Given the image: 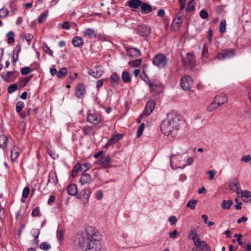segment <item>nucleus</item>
Segmentation results:
<instances>
[{
	"label": "nucleus",
	"instance_id": "f257e3e1",
	"mask_svg": "<svg viewBox=\"0 0 251 251\" xmlns=\"http://www.w3.org/2000/svg\"><path fill=\"white\" fill-rule=\"evenodd\" d=\"M184 123L183 117L172 111L167 114L166 119L162 121L160 130L162 133L167 136L174 134Z\"/></svg>",
	"mask_w": 251,
	"mask_h": 251
},
{
	"label": "nucleus",
	"instance_id": "f03ea898",
	"mask_svg": "<svg viewBox=\"0 0 251 251\" xmlns=\"http://www.w3.org/2000/svg\"><path fill=\"white\" fill-rule=\"evenodd\" d=\"M96 234L97 232L95 231L92 227L88 226L86 228L84 232L77 235L76 242L83 251H85L90 240L93 236H96Z\"/></svg>",
	"mask_w": 251,
	"mask_h": 251
},
{
	"label": "nucleus",
	"instance_id": "7ed1b4c3",
	"mask_svg": "<svg viewBox=\"0 0 251 251\" xmlns=\"http://www.w3.org/2000/svg\"><path fill=\"white\" fill-rule=\"evenodd\" d=\"M152 64L160 69H164L166 67L168 59L163 53L156 54L152 59Z\"/></svg>",
	"mask_w": 251,
	"mask_h": 251
},
{
	"label": "nucleus",
	"instance_id": "20e7f679",
	"mask_svg": "<svg viewBox=\"0 0 251 251\" xmlns=\"http://www.w3.org/2000/svg\"><path fill=\"white\" fill-rule=\"evenodd\" d=\"M235 55V50L233 49H226L222 50L217 55V58L220 60L230 58Z\"/></svg>",
	"mask_w": 251,
	"mask_h": 251
},
{
	"label": "nucleus",
	"instance_id": "39448f33",
	"mask_svg": "<svg viewBox=\"0 0 251 251\" xmlns=\"http://www.w3.org/2000/svg\"><path fill=\"white\" fill-rule=\"evenodd\" d=\"M193 85V80L192 77L189 75H184L181 77L180 80V86L183 90L187 91L190 90Z\"/></svg>",
	"mask_w": 251,
	"mask_h": 251
},
{
	"label": "nucleus",
	"instance_id": "423d86ee",
	"mask_svg": "<svg viewBox=\"0 0 251 251\" xmlns=\"http://www.w3.org/2000/svg\"><path fill=\"white\" fill-rule=\"evenodd\" d=\"M184 65L187 69L192 70L196 66L195 57L191 53L186 54V58L183 60Z\"/></svg>",
	"mask_w": 251,
	"mask_h": 251
},
{
	"label": "nucleus",
	"instance_id": "0eeeda50",
	"mask_svg": "<svg viewBox=\"0 0 251 251\" xmlns=\"http://www.w3.org/2000/svg\"><path fill=\"white\" fill-rule=\"evenodd\" d=\"M93 236L90 240L85 251H100L101 245L100 241Z\"/></svg>",
	"mask_w": 251,
	"mask_h": 251
},
{
	"label": "nucleus",
	"instance_id": "6e6552de",
	"mask_svg": "<svg viewBox=\"0 0 251 251\" xmlns=\"http://www.w3.org/2000/svg\"><path fill=\"white\" fill-rule=\"evenodd\" d=\"M125 49L128 56L132 58H136L141 55L140 50L136 48L125 47Z\"/></svg>",
	"mask_w": 251,
	"mask_h": 251
},
{
	"label": "nucleus",
	"instance_id": "1a4fd4ad",
	"mask_svg": "<svg viewBox=\"0 0 251 251\" xmlns=\"http://www.w3.org/2000/svg\"><path fill=\"white\" fill-rule=\"evenodd\" d=\"M19 75V73L17 71H8L5 76L2 75L1 77L3 80L9 83L15 81Z\"/></svg>",
	"mask_w": 251,
	"mask_h": 251
},
{
	"label": "nucleus",
	"instance_id": "9d476101",
	"mask_svg": "<svg viewBox=\"0 0 251 251\" xmlns=\"http://www.w3.org/2000/svg\"><path fill=\"white\" fill-rule=\"evenodd\" d=\"M87 121L94 125L98 124L101 121L100 116L96 113H89L87 116Z\"/></svg>",
	"mask_w": 251,
	"mask_h": 251
},
{
	"label": "nucleus",
	"instance_id": "9b49d317",
	"mask_svg": "<svg viewBox=\"0 0 251 251\" xmlns=\"http://www.w3.org/2000/svg\"><path fill=\"white\" fill-rule=\"evenodd\" d=\"M155 102L154 100L149 101L145 106L144 110L142 113L144 115H150L155 108Z\"/></svg>",
	"mask_w": 251,
	"mask_h": 251
},
{
	"label": "nucleus",
	"instance_id": "f8f14e48",
	"mask_svg": "<svg viewBox=\"0 0 251 251\" xmlns=\"http://www.w3.org/2000/svg\"><path fill=\"white\" fill-rule=\"evenodd\" d=\"M149 86L150 87L151 91L152 93H159L162 91V84L156 81H150L149 82ZM153 93V94H154Z\"/></svg>",
	"mask_w": 251,
	"mask_h": 251
},
{
	"label": "nucleus",
	"instance_id": "ddd939ff",
	"mask_svg": "<svg viewBox=\"0 0 251 251\" xmlns=\"http://www.w3.org/2000/svg\"><path fill=\"white\" fill-rule=\"evenodd\" d=\"M196 241L194 245L196 248L199 249V251H210L209 246L205 241L201 240Z\"/></svg>",
	"mask_w": 251,
	"mask_h": 251
},
{
	"label": "nucleus",
	"instance_id": "4468645a",
	"mask_svg": "<svg viewBox=\"0 0 251 251\" xmlns=\"http://www.w3.org/2000/svg\"><path fill=\"white\" fill-rule=\"evenodd\" d=\"M137 33L141 36H148L150 33L151 29L148 25L141 26L136 29Z\"/></svg>",
	"mask_w": 251,
	"mask_h": 251
},
{
	"label": "nucleus",
	"instance_id": "2eb2a0df",
	"mask_svg": "<svg viewBox=\"0 0 251 251\" xmlns=\"http://www.w3.org/2000/svg\"><path fill=\"white\" fill-rule=\"evenodd\" d=\"M86 93V89L84 85L79 84L75 89V96L79 99H82Z\"/></svg>",
	"mask_w": 251,
	"mask_h": 251
},
{
	"label": "nucleus",
	"instance_id": "dca6fc26",
	"mask_svg": "<svg viewBox=\"0 0 251 251\" xmlns=\"http://www.w3.org/2000/svg\"><path fill=\"white\" fill-rule=\"evenodd\" d=\"M111 163V160L109 155L101 156L99 160V164L105 167H110Z\"/></svg>",
	"mask_w": 251,
	"mask_h": 251
},
{
	"label": "nucleus",
	"instance_id": "f3484780",
	"mask_svg": "<svg viewBox=\"0 0 251 251\" xmlns=\"http://www.w3.org/2000/svg\"><path fill=\"white\" fill-rule=\"evenodd\" d=\"M81 193L82 194H81L80 199H81L84 203H87L91 194V190L89 188L85 189L82 191Z\"/></svg>",
	"mask_w": 251,
	"mask_h": 251
},
{
	"label": "nucleus",
	"instance_id": "a211bd4d",
	"mask_svg": "<svg viewBox=\"0 0 251 251\" xmlns=\"http://www.w3.org/2000/svg\"><path fill=\"white\" fill-rule=\"evenodd\" d=\"M229 187L231 190L239 194L240 192V186L238 180L233 179L229 183Z\"/></svg>",
	"mask_w": 251,
	"mask_h": 251
},
{
	"label": "nucleus",
	"instance_id": "6ab92c4d",
	"mask_svg": "<svg viewBox=\"0 0 251 251\" xmlns=\"http://www.w3.org/2000/svg\"><path fill=\"white\" fill-rule=\"evenodd\" d=\"M58 183V179L56 174L54 171H51L49 173L48 183H51L54 185H56Z\"/></svg>",
	"mask_w": 251,
	"mask_h": 251
},
{
	"label": "nucleus",
	"instance_id": "aec40b11",
	"mask_svg": "<svg viewBox=\"0 0 251 251\" xmlns=\"http://www.w3.org/2000/svg\"><path fill=\"white\" fill-rule=\"evenodd\" d=\"M103 72L99 67H95L88 71V74L96 78H99L102 75Z\"/></svg>",
	"mask_w": 251,
	"mask_h": 251
},
{
	"label": "nucleus",
	"instance_id": "412c9836",
	"mask_svg": "<svg viewBox=\"0 0 251 251\" xmlns=\"http://www.w3.org/2000/svg\"><path fill=\"white\" fill-rule=\"evenodd\" d=\"M82 34L84 36L87 37L89 38H95L97 36L96 31L91 28L85 29L82 31Z\"/></svg>",
	"mask_w": 251,
	"mask_h": 251
},
{
	"label": "nucleus",
	"instance_id": "4be33fe9",
	"mask_svg": "<svg viewBox=\"0 0 251 251\" xmlns=\"http://www.w3.org/2000/svg\"><path fill=\"white\" fill-rule=\"evenodd\" d=\"M21 151V149L16 146H14L13 148L11 149L10 151L11 158L13 162L15 161L17 159L18 157L20 155Z\"/></svg>",
	"mask_w": 251,
	"mask_h": 251
},
{
	"label": "nucleus",
	"instance_id": "5701e85b",
	"mask_svg": "<svg viewBox=\"0 0 251 251\" xmlns=\"http://www.w3.org/2000/svg\"><path fill=\"white\" fill-rule=\"evenodd\" d=\"M91 181V176L87 173H83L79 179V182L82 185L89 183Z\"/></svg>",
	"mask_w": 251,
	"mask_h": 251
},
{
	"label": "nucleus",
	"instance_id": "b1692460",
	"mask_svg": "<svg viewBox=\"0 0 251 251\" xmlns=\"http://www.w3.org/2000/svg\"><path fill=\"white\" fill-rule=\"evenodd\" d=\"M188 238L193 240L194 244L196 243V241H199L200 239L198 238L197 231L195 228H191L188 235Z\"/></svg>",
	"mask_w": 251,
	"mask_h": 251
},
{
	"label": "nucleus",
	"instance_id": "393cba45",
	"mask_svg": "<svg viewBox=\"0 0 251 251\" xmlns=\"http://www.w3.org/2000/svg\"><path fill=\"white\" fill-rule=\"evenodd\" d=\"M83 39L80 36H75L72 40V43L74 47L79 48L83 44Z\"/></svg>",
	"mask_w": 251,
	"mask_h": 251
},
{
	"label": "nucleus",
	"instance_id": "a878e982",
	"mask_svg": "<svg viewBox=\"0 0 251 251\" xmlns=\"http://www.w3.org/2000/svg\"><path fill=\"white\" fill-rule=\"evenodd\" d=\"M142 3V2L140 0H129L126 2L127 5L132 8H137L141 6Z\"/></svg>",
	"mask_w": 251,
	"mask_h": 251
},
{
	"label": "nucleus",
	"instance_id": "bb28decb",
	"mask_svg": "<svg viewBox=\"0 0 251 251\" xmlns=\"http://www.w3.org/2000/svg\"><path fill=\"white\" fill-rule=\"evenodd\" d=\"M214 100L217 102L219 106L224 104L227 100V97L224 94H221L215 97Z\"/></svg>",
	"mask_w": 251,
	"mask_h": 251
},
{
	"label": "nucleus",
	"instance_id": "cd10ccee",
	"mask_svg": "<svg viewBox=\"0 0 251 251\" xmlns=\"http://www.w3.org/2000/svg\"><path fill=\"white\" fill-rule=\"evenodd\" d=\"M68 194L71 196H75L77 193V186L75 184H72L67 187Z\"/></svg>",
	"mask_w": 251,
	"mask_h": 251
},
{
	"label": "nucleus",
	"instance_id": "c85d7f7f",
	"mask_svg": "<svg viewBox=\"0 0 251 251\" xmlns=\"http://www.w3.org/2000/svg\"><path fill=\"white\" fill-rule=\"evenodd\" d=\"M242 200L246 202L251 201V192L248 190H244L241 192Z\"/></svg>",
	"mask_w": 251,
	"mask_h": 251
},
{
	"label": "nucleus",
	"instance_id": "c756f323",
	"mask_svg": "<svg viewBox=\"0 0 251 251\" xmlns=\"http://www.w3.org/2000/svg\"><path fill=\"white\" fill-rule=\"evenodd\" d=\"M33 77V75H30L28 76L25 77L24 78L20 80L18 82V85L21 88H23L25 86L27 83L29 81V80Z\"/></svg>",
	"mask_w": 251,
	"mask_h": 251
},
{
	"label": "nucleus",
	"instance_id": "7c9ffc66",
	"mask_svg": "<svg viewBox=\"0 0 251 251\" xmlns=\"http://www.w3.org/2000/svg\"><path fill=\"white\" fill-rule=\"evenodd\" d=\"M141 9L143 13L148 14L152 11V7L149 4L144 2L141 4Z\"/></svg>",
	"mask_w": 251,
	"mask_h": 251
},
{
	"label": "nucleus",
	"instance_id": "2f4dec72",
	"mask_svg": "<svg viewBox=\"0 0 251 251\" xmlns=\"http://www.w3.org/2000/svg\"><path fill=\"white\" fill-rule=\"evenodd\" d=\"M8 141V138L6 136L3 134L0 135V148L5 149L7 148V143Z\"/></svg>",
	"mask_w": 251,
	"mask_h": 251
},
{
	"label": "nucleus",
	"instance_id": "473e14b6",
	"mask_svg": "<svg viewBox=\"0 0 251 251\" xmlns=\"http://www.w3.org/2000/svg\"><path fill=\"white\" fill-rule=\"evenodd\" d=\"M122 79L124 82L126 83H130L131 81V78L130 77L129 72L124 71L122 74Z\"/></svg>",
	"mask_w": 251,
	"mask_h": 251
},
{
	"label": "nucleus",
	"instance_id": "72a5a7b5",
	"mask_svg": "<svg viewBox=\"0 0 251 251\" xmlns=\"http://www.w3.org/2000/svg\"><path fill=\"white\" fill-rule=\"evenodd\" d=\"M180 18L178 17V19L174 20L171 25L172 30L173 31L178 30L181 25V23L179 22Z\"/></svg>",
	"mask_w": 251,
	"mask_h": 251
},
{
	"label": "nucleus",
	"instance_id": "f704fd0d",
	"mask_svg": "<svg viewBox=\"0 0 251 251\" xmlns=\"http://www.w3.org/2000/svg\"><path fill=\"white\" fill-rule=\"evenodd\" d=\"M68 70L67 68L63 67L60 69L59 71L57 72V76L59 78H62L64 77L67 74Z\"/></svg>",
	"mask_w": 251,
	"mask_h": 251
},
{
	"label": "nucleus",
	"instance_id": "c9c22d12",
	"mask_svg": "<svg viewBox=\"0 0 251 251\" xmlns=\"http://www.w3.org/2000/svg\"><path fill=\"white\" fill-rule=\"evenodd\" d=\"M233 202L231 200H224L222 203L221 206L224 209H229Z\"/></svg>",
	"mask_w": 251,
	"mask_h": 251
},
{
	"label": "nucleus",
	"instance_id": "e433bc0d",
	"mask_svg": "<svg viewBox=\"0 0 251 251\" xmlns=\"http://www.w3.org/2000/svg\"><path fill=\"white\" fill-rule=\"evenodd\" d=\"M80 167V163L77 162L75 166L73 167L72 170L71 176L73 177H75L76 176L77 174L79 171V168Z\"/></svg>",
	"mask_w": 251,
	"mask_h": 251
},
{
	"label": "nucleus",
	"instance_id": "4c0bfd02",
	"mask_svg": "<svg viewBox=\"0 0 251 251\" xmlns=\"http://www.w3.org/2000/svg\"><path fill=\"white\" fill-rule=\"evenodd\" d=\"M83 132L85 135H90L93 133V128L92 126H86L82 128Z\"/></svg>",
	"mask_w": 251,
	"mask_h": 251
},
{
	"label": "nucleus",
	"instance_id": "58836bf2",
	"mask_svg": "<svg viewBox=\"0 0 251 251\" xmlns=\"http://www.w3.org/2000/svg\"><path fill=\"white\" fill-rule=\"evenodd\" d=\"M142 62V59L140 58L128 62V64L133 67H138L141 65Z\"/></svg>",
	"mask_w": 251,
	"mask_h": 251
},
{
	"label": "nucleus",
	"instance_id": "ea45409f",
	"mask_svg": "<svg viewBox=\"0 0 251 251\" xmlns=\"http://www.w3.org/2000/svg\"><path fill=\"white\" fill-rule=\"evenodd\" d=\"M219 105L214 100V101L211 103L207 107V110L209 112H211L216 109Z\"/></svg>",
	"mask_w": 251,
	"mask_h": 251
},
{
	"label": "nucleus",
	"instance_id": "a19ab883",
	"mask_svg": "<svg viewBox=\"0 0 251 251\" xmlns=\"http://www.w3.org/2000/svg\"><path fill=\"white\" fill-rule=\"evenodd\" d=\"M226 21L225 19L222 20L219 25V30L221 33H224L226 30Z\"/></svg>",
	"mask_w": 251,
	"mask_h": 251
},
{
	"label": "nucleus",
	"instance_id": "79ce46f5",
	"mask_svg": "<svg viewBox=\"0 0 251 251\" xmlns=\"http://www.w3.org/2000/svg\"><path fill=\"white\" fill-rule=\"evenodd\" d=\"M48 16V12L47 11L40 15L38 19V22L40 24L43 23Z\"/></svg>",
	"mask_w": 251,
	"mask_h": 251
},
{
	"label": "nucleus",
	"instance_id": "37998d69",
	"mask_svg": "<svg viewBox=\"0 0 251 251\" xmlns=\"http://www.w3.org/2000/svg\"><path fill=\"white\" fill-rule=\"evenodd\" d=\"M42 48L44 51L50 55L53 56V51L50 49V47H48L46 43H43Z\"/></svg>",
	"mask_w": 251,
	"mask_h": 251
},
{
	"label": "nucleus",
	"instance_id": "c03bdc74",
	"mask_svg": "<svg viewBox=\"0 0 251 251\" xmlns=\"http://www.w3.org/2000/svg\"><path fill=\"white\" fill-rule=\"evenodd\" d=\"M197 203V201L196 200H191L186 204V207L190 208L191 209H194L195 208L196 204Z\"/></svg>",
	"mask_w": 251,
	"mask_h": 251
},
{
	"label": "nucleus",
	"instance_id": "a18cd8bd",
	"mask_svg": "<svg viewBox=\"0 0 251 251\" xmlns=\"http://www.w3.org/2000/svg\"><path fill=\"white\" fill-rule=\"evenodd\" d=\"M80 167L79 168V171H86L87 170H89L91 165L89 163H85L82 164H81L80 163Z\"/></svg>",
	"mask_w": 251,
	"mask_h": 251
},
{
	"label": "nucleus",
	"instance_id": "49530a36",
	"mask_svg": "<svg viewBox=\"0 0 251 251\" xmlns=\"http://www.w3.org/2000/svg\"><path fill=\"white\" fill-rule=\"evenodd\" d=\"M24 107V102H23L22 101L17 102V104H16V112H18V113H20L22 111Z\"/></svg>",
	"mask_w": 251,
	"mask_h": 251
},
{
	"label": "nucleus",
	"instance_id": "de8ad7c7",
	"mask_svg": "<svg viewBox=\"0 0 251 251\" xmlns=\"http://www.w3.org/2000/svg\"><path fill=\"white\" fill-rule=\"evenodd\" d=\"M18 88L17 84H11L9 85L7 88V91L9 94L13 93Z\"/></svg>",
	"mask_w": 251,
	"mask_h": 251
},
{
	"label": "nucleus",
	"instance_id": "09e8293b",
	"mask_svg": "<svg viewBox=\"0 0 251 251\" xmlns=\"http://www.w3.org/2000/svg\"><path fill=\"white\" fill-rule=\"evenodd\" d=\"M40 248L42 250L49 251L51 249V246L48 243L44 242L41 244Z\"/></svg>",
	"mask_w": 251,
	"mask_h": 251
},
{
	"label": "nucleus",
	"instance_id": "8fccbe9b",
	"mask_svg": "<svg viewBox=\"0 0 251 251\" xmlns=\"http://www.w3.org/2000/svg\"><path fill=\"white\" fill-rule=\"evenodd\" d=\"M7 42L8 44L12 43L14 42V34L13 32L11 31L7 34Z\"/></svg>",
	"mask_w": 251,
	"mask_h": 251
},
{
	"label": "nucleus",
	"instance_id": "3c124183",
	"mask_svg": "<svg viewBox=\"0 0 251 251\" xmlns=\"http://www.w3.org/2000/svg\"><path fill=\"white\" fill-rule=\"evenodd\" d=\"M110 80L111 81L117 84L120 80V77L116 73H115L111 75Z\"/></svg>",
	"mask_w": 251,
	"mask_h": 251
},
{
	"label": "nucleus",
	"instance_id": "603ef678",
	"mask_svg": "<svg viewBox=\"0 0 251 251\" xmlns=\"http://www.w3.org/2000/svg\"><path fill=\"white\" fill-rule=\"evenodd\" d=\"M57 238L59 242L62 241L64 238V232L61 229H58L57 230Z\"/></svg>",
	"mask_w": 251,
	"mask_h": 251
},
{
	"label": "nucleus",
	"instance_id": "864d4df0",
	"mask_svg": "<svg viewBox=\"0 0 251 251\" xmlns=\"http://www.w3.org/2000/svg\"><path fill=\"white\" fill-rule=\"evenodd\" d=\"M194 9V0H191L189 1L188 5L186 7V10L190 12Z\"/></svg>",
	"mask_w": 251,
	"mask_h": 251
},
{
	"label": "nucleus",
	"instance_id": "5fc2aeb1",
	"mask_svg": "<svg viewBox=\"0 0 251 251\" xmlns=\"http://www.w3.org/2000/svg\"><path fill=\"white\" fill-rule=\"evenodd\" d=\"M201 56L202 57L205 58H207L208 57V47L205 44L203 46L201 52Z\"/></svg>",
	"mask_w": 251,
	"mask_h": 251
},
{
	"label": "nucleus",
	"instance_id": "6e6d98bb",
	"mask_svg": "<svg viewBox=\"0 0 251 251\" xmlns=\"http://www.w3.org/2000/svg\"><path fill=\"white\" fill-rule=\"evenodd\" d=\"M31 215L33 217H40L41 216V213L39 207H36L35 208H34L32 210Z\"/></svg>",
	"mask_w": 251,
	"mask_h": 251
},
{
	"label": "nucleus",
	"instance_id": "4d7b16f0",
	"mask_svg": "<svg viewBox=\"0 0 251 251\" xmlns=\"http://www.w3.org/2000/svg\"><path fill=\"white\" fill-rule=\"evenodd\" d=\"M30 192L29 188L28 186H26L24 188L22 193V197L24 198H27L29 195Z\"/></svg>",
	"mask_w": 251,
	"mask_h": 251
},
{
	"label": "nucleus",
	"instance_id": "13d9d810",
	"mask_svg": "<svg viewBox=\"0 0 251 251\" xmlns=\"http://www.w3.org/2000/svg\"><path fill=\"white\" fill-rule=\"evenodd\" d=\"M31 69L28 67H23L21 69V73L23 75H26L29 74Z\"/></svg>",
	"mask_w": 251,
	"mask_h": 251
},
{
	"label": "nucleus",
	"instance_id": "bf43d9fd",
	"mask_svg": "<svg viewBox=\"0 0 251 251\" xmlns=\"http://www.w3.org/2000/svg\"><path fill=\"white\" fill-rule=\"evenodd\" d=\"M8 13L9 11L7 9L2 7V8L0 9V17H6L7 16Z\"/></svg>",
	"mask_w": 251,
	"mask_h": 251
},
{
	"label": "nucleus",
	"instance_id": "052dcab7",
	"mask_svg": "<svg viewBox=\"0 0 251 251\" xmlns=\"http://www.w3.org/2000/svg\"><path fill=\"white\" fill-rule=\"evenodd\" d=\"M179 234L178 232L176 229L174 230L169 234V237L171 239H174L176 238V236Z\"/></svg>",
	"mask_w": 251,
	"mask_h": 251
},
{
	"label": "nucleus",
	"instance_id": "680f3d73",
	"mask_svg": "<svg viewBox=\"0 0 251 251\" xmlns=\"http://www.w3.org/2000/svg\"><path fill=\"white\" fill-rule=\"evenodd\" d=\"M200 15L202 19H205L208 17V14L206 11L204 10H201L200 12Z\"/></svg>",
	"mask_w": 251,
	"mask_h": 251
},
{
	"label": "nucleus",
	"instance_id": "e2e57ef3",
	"mask_svg": "<svg viewBox=\"0 0 251 251\" xmlns=\"http://www.w3.org/2000/svg\"><path fill=\"white\" fill-rule=\"evenodd\" d=\"M241 160L246 163L251 162V156L250 154L244 155L242 157Z\"/></svg>",
	"mask_w": 251,
	"mask_h": 251
},
{
	"label": "nucleus",
	"instance_id": "0e129e2a",
	"mask_svg": "<svg viewBox=\"0 0 251 251\" xmlns=\"http://www.w3.org/2000/svg\"><path fill=\"white\" fill-rule=\"evenodd\" d=\"M70 27V23L68 21L64 22L61 25V28L63 29L69 30Z\"/></svg>",
	"mask_w": 251,
	"mask_h": 251
},
{
	"label": "nucleus",
	"instance_id": "69168bd1",
	"mask_svg": "<svg viewBox=\"0 0 251 251\" xmlns=\"http://www.w3.org/2000/svg\"><path fill=\"white\" fill-rule=\"evenodd\" d=\"M31 233L34 239H38L40 234V231L38 229H32Z\"/></svg>",
	"mask_w": 251,
	"mask_h": 251
},
{
	"label": "nucleus",
	"instance_id": "338daca9",
	"mask_svg": "<svg viewBox=\"0 0 251 251\" xmlns=\"http://www.w3.org/2000/svg\"><path fill=\"white\" fill-rule=\"evenodd\" d=\"M215 171L209 170L206 173L209 175V179L212 180L214 179V175L216 174Z\"/></svg>",
	"mask_w": 251,
	"mask_h": 251
},
{
	"label": "nucleus",
	"instance_id": "774afa93",
	"mask_svg": "<svg viewBox=\"0 0 251 251\" xmlns=\"http://www.w3.org/2000/svg\"><path fill=\"white\" fill-rule=\"evenodd\" d=\"M168 221L171 223V225L173 226L175 225L176 224L177 222V219L175 216H172L169 218Z\"/></svg>",
	"mask_w": 251,
	"mask_h": 251
}]
</instances>
